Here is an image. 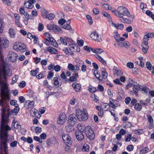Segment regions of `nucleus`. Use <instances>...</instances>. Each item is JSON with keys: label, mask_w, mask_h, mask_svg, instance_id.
Segmentation results:
<instances>
[{"label": "nucleus", "mask_w": 154, "mask_h": 154, "mask_svg": "<svg viewBox=\"0 0 154 154\" xmlns=\"http://www.w3.org/2000/svg\"><path fill=\"white\" fill-rule=\"evenodd\" d=\"M131 100V99L130 97H127L125 98V103L127 104H128L129 103Z\"/></svg>", "instance_id": "obj_63"}, {"label": "nucleus", "mask_w": 154, "mask_h": 154, "mask_svg": "<svg viewBox=\"0 0 154 154\" xmlns=\"http://www.w3.org/2000/svg\"><path fill=\"white\" fill-rule=\"evenodd\" d=\"M114 37L115 40L117 42L119 41L120 36L118 33H115V34L114 35Z\"/></svg>", "instance_id": "obj_51"}, {"label": "nucleus", "mask_w": 154, "mask_h": 154, "mask_svg": "<svg viewBox=\"0 0 154 154\" xmlns=\"http://www.w3.org/2000/svg\"><path fill=\"white\" fill-rule=\"evenodd\" d=\"M134 81L131 79H129L127 81L128 84L126 85L125 89H128L129 88L133 86V83Z\"/></svg>", "instance_id": "obj_26"}, {"label": "nucleus", "mask_w": 154, "mask_h": 154, "mask_svg": "<svg viewBox=\"0 0 154 154\" xmlns=\"http://www.w3.org/2000/svg\"><path fill=\"white\" fill-rule=\"evenodd\" d=\"M57 42L60 45L62 44L65 46L67 45L65 37L64 38L60 37V39L58 40Z\"/></svg>", "instance_id": "obj_27"}, {"label": "nucleus", "mask_w": 154, "mask_h": 154, "mask_svg": "<svg viewBox=\"0 0 154 154\" xmlns=\"http://www.w3.org/2000/svg\"><path fill=\"white\" fill-rule=\"evenodd\" d=\"M97 89L99 91H104V88L101 85H99L98 86Z\"/></svg>", "instance_id": "obj_60"}, {"label": "nucleus", "mask_w": 154, "mask_h": 154, "mask_svg": "<svg viewBox=\"0 0 154 154\" xmlns=\"http://www.w3.org/2000/svg\"><path fill=\"white\" fill-rule=\"evenodd\" d=\"M133 91L134 94L136 96H137L138 89L140 88L139 85L136 82H134L133 84Z\"/></svg>", "instance_id": "obj_18"}, {"label": "nucleus", "mask_w": 154, "mask_h": 154, "mask_svg": "<svg viewBox=\"0 0 154 154\" xmlns=\"http://www.w3.org/2000/svg\"><path fill=\"white\" fill-rule=\"evenodd\" d=\"M61 69L60 67L58 65H57L54 66V69L57 72L60 71Z\"/></svg>", "instance_id": "obj_57"}, {"label": "nucleus", "mask_w": 154, "mask_h": 154, "mask_svg": "<svg viewBox=\"0 0 154 154\" xmlns=\"http://www.w3.org/2000/svg\"><path fill=\"white\" fill-rule=\"evenodd\" d=\"M91 51L94 53L97 54V53H100L103 52V50L100 48H95V49H93L91 48Z\"/></svg>", "instance_id": "obj_31"}, {"label": "nucleus", "mask_w": 154, "mask_h": 154, "mask_svg": "<svg viewBox=\"0 0 154 154\" xmlns=\"http://www.w3.org/2000/svg\"><path fill=\"white\" fill-rule=\"evenodd\" d=\"M70 20H68L66 21V24L62 26V28L64 29L67 30H69L71 28V27L70 26Z\"/></svg>", "instance_id": "obj_28"}, {"label": "nucleus", "mask_w": 154, "mask_h": 154, "mask_svg": "<svg viewBox=\"0 0 154 154\" xmlns=\"http://www.w3.org/2000/svg\"><path fill=\"white\" fill-rule=\"evenodd\" d=\"M146 66L147 68L149 70H151L152 67V65L150 62H147L146 63Z\"/></svg>", "instance_id": "obj_47"}, {"label": "nucleus", "mask_w": 154, "mask_h": 154, "mask_svg": "<svg viewBox=\"0 0 154 154\" xmlns=\"http://www.w3.org/2000/svg\"><path fill=\"white\" fill-rule=\"evenodd\" d=\"M63 51L67 55L70 54L71 55H73L74 54L73 51H71L69 48L65 47L63 49Z\"/></svg>", "instance_id": "obj_25"}, {"label": "nucleus", "mask_w": 154, "mask_h": 154, "mask_svg": "<svg viewBox=\"0 0 154 154\" xmlns=\"http://www.w3.org/2000/svg\"><path fill=\"white\" fill-rule=\"evenodd\" d=\"M75 135L77 139L79 141H82L84 138L83 132L80 131H76L75 132Z\"/></svg>", "instance_id": "obj_15"}, {"label": "nucleus", "mask_w": 154, "mask_h": 154, "mask_svg": "<svg viewBox=\"0 0 154 154\" xmlns=\"http://www.w3.org/2000/svg\"><path fill=\"white\" fill-rule=\"evenodd\" d=\"M149 148L148 147H146L140 152V154H145L149 151Z\"/></svg>", "instance_id": "obj_36"}, {"label": "nucleus", "mask_w": 154, "mask_h": 154, "mask_svg": "<svg viewBox=\"0 0 154 154\" xmlns=\"http://www.w3.org/2000/svg\"><path fill=\"white\" fill-rule=\"evenodd\" d=\"M38 71V68H36L35 70H32L30 72V75L32 76H35L36 75Z\"/></svg>", "instance_id": "obj_37"}, {"label": "nucleus", "mask_w": 154, "mask_h": 154, "mask_svg": "<svg viewBox=\"0 0 154 154\" xmlns=\"http://www.w3.org/2000/svg\"><path fill=\"white\" fill-rule=\"evenodd\" d=\"M65 38L66 42H69L70 44L71 43H75L73 40L70 38L68 37H67L65 36Z\"/></svg>", "instance_id": "obj_45"}, {"label": "nucleus", "mask_w": 154, "mask_h": 154, "mask_svg": "<svg viewBox=\"0 0 154 154\" xmlns=\"http://www.w3.org/2000/svg\"><path fill=\"white\" fill-rule=\"evenodd\" d=\"M84 62L82 61H80L79 63H77L75 65V71H78L80 69V67H81L82 64H84Z\"/></svg>", "instance_id": "obj_30"}, {"label": "nucleus", "mask_w": 154, "mask_h": 154, "mask_svg": "<svg viewBox=\"0 0 154 154\" xmlns=\"http://www.w3.org/2000/svg\"><path fill=\"white\" fill-rule=\"evenodd\" d=\"M103 7L106 10H109L110 6L109 5L107 4H104L102 5Z\"/></svg>", "instance_id": "obj_55"}, {"label": "nucleus", "mask_w": 154, "mask_h": 154, "mask_svg": "<svg viewBox=\"0 0 154 154\" xmlns=\"http://www.w3.org/2000/svg\"><path fill=\"white\" fill-rule=\"evenodd\" d=\"M57 143L56 139L54 137L51 138L47 141V144L49 146H51V144H55Z\"/></svg>", "instance_id": "obj_20"}, {"label": "nucleus", "mask_w": 154, "mask_h": 154, "mask_svg": "<svg viewBox=\"0 0 154 154\" xmlns=\"http://www.w3.org/2000/svg\"><path fill=\"white\" fill-rule=\"evenodd\" d=\"M103 106L104 107L103 108L105 111L107 110L110 107L109 105V104H108L107 103H104L103 104Z\"/></svg>", "instance_id": "obj_42"}, {"label": "nucleus", "mask_w": 154, "mask_h": 154, "mask_svg": "<svg viewBox=\"0 0 154 154\" xmlns=\"http://www.w3.org/2000/svg\"><path fill=\"white\" fill-rule=\"evenodd\" d=\"M48 40L51 45L54 47H57L58 45L53 37H51Z\"/></svg>", "instance_id": "obj_23"}, {"label": "nucleus", "mask_w": 154, "mask_h": 154, "mask_svg": "<svg viewBox=\"0 0 154 154\" xmlns=\"http://www.w3.org/2000/svg\"><path fill=\"white\" fill-rule=\"evenodd\" d=\"M35 131L36 134H38L40 133L42 131V129L41 128L39 127H35Z\"/></svg>", "instance_id": "obj_46"}, {"label": "nucleus", "mask_w": 154, "mask_h": 154, "mask_svg": "<svg viewBox=\"0 0 154 154\" xmlns=\"http://www.w3.org/2000/svg\"><path fill=\"white\" fill-rule=\"evenodd\" d=\"M91 37L94 40L97 42H100L101 40V36L98 35L96 32H95L91 34Z\"/></svg>", "instance_id": "obj_12"}, {"label": "nucleus", "mask_w": 154, "mask_h": 154, "mask_svg": "<svg viewBox=\"0 0 154 154\" xmlns=\"http://www.w3.org/2000/svg\"><path fill=\"white\" fill-rule=\"evenodd\" d=\"M76 116V115L74 114H71L69 116L68 122L71 125H73L76 122L77 119Z\"/></svg>", "instance_id": "obj_11"}, {"label": "nucleus", "mask_w": 154, "mask_h": 154, "mask_svg": "<svg viewBox=\"0 0 154 154\" xmlns=\"http://www.w3.org/2000/svg\"><path fill=\"white\" fill-rule=\"evenodd\" d=\"M8 59L13 62H15L17 58L18 55L12 51H10L8 54Z\"/></svg>", "instance_id": "obj_10"}, {"label": "nucleus", "mask_w": 154, "mask_h": 154, "mask_svg": "<svg viewBox=\"0 0 154 154\" xmlns=\"http://www.w3.org/2000/svg\"><path fill=\"white\" fill-rule=\"evenodd\" d=\"M142 51L144 54H146L147 53V51L149 48V47H142Z\"/></svg>", "instance_id": "obj_54"}, {"label": "nucleus", "mask_w": 154, "mask_h": 154, "mask_svg": "<svg viewBox=\"0 0 154 154\" xmlns=\"http://www.w3.org/2000/svg\"><path fill=\"white\" fill-rule=\"evenodd\" d=\"M147 117L148 118V122L150 124L153 123V120L151 116L148 115Z\"/></svg>", "instance_id": "obj_44"}, {"label": "nucleus", "mask_w": 154, "mask_h": 154, "mask_svg": "<svg viewBox=\"0 0 154 154\" xmlns=\"http://www.w3.org/2000/svg\"><path fill=\"white\" fill-rule=\"evenodd\" d=\"M44 28V25L42 23H40L38 24V30L39 31H42Z\"/></svg>", "instance_id": "obj_49"}, {"label": "nucleus", "mask_w": 154, "mask_h": 154, "mask_svg": "<svg viewBox=\"0 0 154 154\" xmlns=\"http://www.w3.org/2000/svg\"><path fill=\"white\" fill-rule=\"evenodd\" d=\"M54 84L55 85L58 86L59 87L61 86V84L60 85L59 82L58 81V78L57 77H54L53 79Z\"/></svg>", "instance_id": "obj_34"}, {"label": "nucleus", "mask_w": 154, "mask_h": 154, "mask_svg": "<svg viewBox=\"0 0 154 154\" xmlns=\"http://www.w3.org/2000/svg\"><path fill=\"white\" fill-rule=\"evenodd\" d=\"M56 27V25L54 24H49L47 25V28L52 31H54L55 30Z\"/></svg>", "instance_id": "obj_29"}, {"label": "nucleus", "mask_w": 154, "mask_h": 154, "mask_svg": "<svg viewBox=\"0 0 154 154\" xmlns=\"http://www.w3.org/2000/svg\"><path fill=\"white\" fill-rule=\"evenodd\" d=\"M3 21L1 19H0V34L2 33L3 29H2ZM9 41L6 37L1 38L0 37V50L3 49H6L8 46ZM3 57L0 52V72H3L4 73L6 69L7 68L11 72V70L8 67V65L6 64L4 61Z\"/></svg>", "instance_id": "obj_3"}, {"label": "nucleus", "mask_w": 154, "mask_h": 154, "mask_svg": "<svg viewBox=\"0 0 154 154\" xmlns=\"http://www.w3.org/2000/svg\"><path fill=\"white\" fill-rule=\"evenodd\" d=\"M53 73L51 72H50L48 75L47 78L49 79H51L53 77Z\"/></svg>", "instance_id": "obj_58"}, {"label": "nucleus", "mask_w": 154, "mask_h": 154, "mask_svg": "<svg viewBox=\"0 0 154 154\" xmlns=\"http://www.w3.org/2000/svg\"><path fill=\"white\" fill-rule=\"evenodd\" d=\"M127 66L129 68L131 69L134 67V65L132 63L128 62L127 64Z\"/></svg>", "instance_id": "obj_56"}, {"label": "nucleus", "mask_w": 154, "mask_h": 154, "mask_svg": "<svg viewBox=\"0 0 154 154\" xmlns=\"http://www.w3.org/2000/svg\"><path fill=\"white\" fill-rule=\"evenodd\" d=\"M18 78V77L17 75H15L14 77L12 78V82L11 84H14L17 82Z\"/></svg>", "instance_id": "obj_48"}, {"label": "nucleus", "mask_w": 154, "mask_h": 154, "mask_svg": "<svg viewBox=\"0 0 154 154\" xmlns=\"http://www.w3.org/2000/svg\"><path fill=\"white\" fill-rule=\"evenodd\" d=\"M19 110V108L18 106H17L15 107L13 110L12 112L13 113H14L16 114L18 112Z\"/></svg>", "instance_id": "obj_53"}, {"label": "nucleus", "mask_w": 154, "mask_h": 154, "mask_svg": "<svg viewBox=\"0 0 154 154\" xmlns=\"http://www.w3.org/2000/svg\"><path fill=\"white\" fill-rule=\"evenodd\" d=\"M143 129H138L135 130L134 131V132L136 134H140L143 133Z\"/></svg>", "instance_id": "obj_43"}, {"label": "nucleus", "mask_w": 154, "mask_h": 154, "mask_svg": "<svg viewBox=\"0 0 154 154\" xmlns=\"http://www.w3.org/2000/svg\"><path fill=\"white\" fill-rule=\"evenodd\" d=\"M8 33L9 36L11 38H14L15 37L16 32L14 28H10L9 30Z\"/></svg>", "instance_id": "obj_19"}, {"label": "nucleus", "mask_w": 154, "mask_h": 154, "mask_svg": "<svg viewBox=\"0 0 154 154\" xmlns=\"http://www.w3.org/2000/svg\"><path fill=\"white\" fill-rule=\"evenodd\" d=\"M45 72H42L36 76L37 78L39 79H40L45 76Z\"/></svg>", "instance_id": "obj_40"}, {"label": "nucleus", "mask_w": 154, "mask_h": 154, "mask_svg": "<svg viewBox=\"0 0 154 154\" xmlns=\"http://www.w3.org/2000/svg\"><path fill=\"white\" fill-rule=\"evenodd\" d=\"M68 68L70 70L72 71L75 70V66L71 63H69L68 64Z\"/></svg>", "instance_id": "obj_41"}, {"label": "nucleus", "mask_w": 154, "mask_h": 154, "mask_svg": "<svg viewBox=\"0 0 154 154\" xmlns=\"http://www.w3.org/2000/svg\"><path fill=\"white\" fill-rule=\"evenodd\" d=\"M131 134H129L127 137H126L125 141L126 142L129 141L131 139Z\"/></svg>", "instance_id": "obj_59"}, {"label": "nucleus", "mask_w": 154, "mask_h": 154, "mask_svg": "<svg viewBox=\"0 0 154 154\" xmlns=\"http://www.w3.org/2000/svg\"><path fill=\"white\" fill-rule=\"evenodd\" d=\"M5 70L6 72L5 73L0 72V85L1 95L2 96V98L0 99V106L2 107V116L3 115H4L8 118L5 114V112L8 109V101L10 99L9 94V90L7 85V78L8 76H11L12 73L7 68Z\"/></svg>", "instance_id": "obj_1"}, {"label": "nucleus", "mask_w": 154, "mask_h": 154, "mask_svg": "<svg viewBox=\"0 0 154 154\" xmlns=\"http://www.w3.org/2000/svg\"><path fill=\"white\" fill-rule=\"evenodd\" d=\"M78 76V73L77 72H74L72 74V75L69 78V80L71 82H76L77 81V78Z\"/></svg>", "instance_id": "obj_21"}, {"label": "nucleus", "mask_w": 154, "mask_h": 154, "mask_svg": "<svg viewBox=\"0 0 154 154\" xmlns=\"http://www.w3.org/2000/svg\"><path fill=\"white\" fill-rule=\"evenodd\" d=\"M13 48L17 51H20L22 52L27 50L26 45L23 43L19 42H15L14 44Z\"/></svg>", "instance_id": "obj_6"}, {"label": "nucleus", "mask_w": 154, "mask_h": 154, "mask_svg": "<svg viewBox=\"0 0 154 154\" xmlns=\"http://www.w3.org/2000/svg\"><path fill=\"white\" fill-rule=\"evenodd\" d=\"M12 125L15 128H21V126L19 124L18 122H15V120L13 121Z\"/></svg>", "instance_id": "obj_38"}, {"label": "nucleus", "mask_w": 154, "mask_h": 154, "mask_svg": "<svg viewBox=\"0 0 154 154\" xmlns=\"http://www.w3.org/2000/svg\"><path fill=\"white\" fill-rule=\"evenodd\" d=\"M76 116L79 121H85L88 118V114L86 110L84 109L81 110L77 109L76 110Z\"/></svg>", "instance_id": "obj_5"}, {"label": "nucleus", "mask_w": 154, "mask_h": 154, "mask_svg": "<svg viewBox=\"0 0 154 154\" xmlns=\"http://www.w3.org/2000/svg\"><path fill=\"white\" fill-rule=\"evenodd\" d=\"M47 12V11H46L44 12V13L42 14V16L44 18H48L50 20H52L54 18L55 15L54 14H48Z\"/></svg>", "instance_id": "obj_16"}, {"label": "nucleus", "mask_w": 154, "mask_h": 154, "mask_svg": "<svg viewBox=\"0 0 154 154\" xmlns=\"http://www.w3.org/2000/svg\"><path fill=\"white\" fill-rule=\"evenodd\" d=\"M102 69L103 70H102L101 72L102 77L103 79H106L107 77L108 74L105 69L103 68Z\"/></svg>", "instance_id": "obj_39"}, {"label": "nucleus", "mask_w": 154, "mask_h": 154, "mask_svg": "<svg viewBox=\"0 0 154 154\" xmlns=\"http://www.w3.org/2000/svg\"><path fill=\"white\" fill-rule=\"evenodd\" d=\"M30 116L33 117H36L38 118L40 117L38 110L34 108H32L30 111Z\"/></svg>", "instance_id": "obj_14"}, {"label": "nucleus", "mask_w": 154, "mask_h": 154, "mask_svg": "<svg viewBox=\"0 0 154 154\" xmlns=\"http://www.w3.org/2000/svg\"><path fill=\"white\" fill-rule=\"evenodd\" d=\"M134 108L135 110L140 111L142 109V106L140 103H136L134 106Z\"/></svg>", "instance_id": "obj_35"}, {"label": "nucleus", "mask_w": 154, "mask_h": 154, "mask_svg": "<svg viewBox=\"0 0 154 154\" xmlns=\"http://www.w3.org/2000/svg\"><path fill=\"white\" fill-rule=\"evenodd\" d=\"M67 119L66 115L64 112L60 114L57 118V123L58 124L62 125L65 122Z\"/></svg>", "instance_id": "obj_8"}, {"label": "nucleus", "mask_w": 154, "mask_h": 154, "mask_svg": "<svg viewBox=\"0 0 154 154\" xmlns=\"http://www.w3.org/2000/svg\"><path fill=\"white\" fill-rule=\"evenodd\" d=\"M62 139L66 145H71L72 143L71 137L68 134H64L62 136Z\"/></svg>", "instance_id": "obj_9"}, {"label": "nucleus", "mask_w": 154, "mask_h": 154, "mask_svg": "<svg viewBox=\"0 0 154 154\" xmlns=\"http://www.w3.org/2000/svg\"><path fill=\"white\" fill-rule=\"evenodd\" d=\"M17 141L14 140L10 143V146L11 147H15L17 146Z\"/></svg>", "instance_id": "obj_50"}, {"label": "nucleus", "mask_w": 154, "mask_h": 154, "mask_svg": "<svg viewBox=\"0 0 154 154\" xmlns=\"http://www.w3.org/2000/svg\"><path fill=\"white\" fill-rule=\"evenodd\" d=\"M110 23L113 26L115 27L117 29L122 30L124 27V25L122 24H116L112 21L110 22Z\"/></svg>", "instance_id": "obj_17"}, {"label": "nucleus", "mask_w": 154, "mask_h": 154, "mask_svg": "<svg viewBox=\"0 0 154 154\" xmlns=\"http://www.w3.org/2000/svg\"><path fill=\"white\" fill-rule=\"evenodd\" d=\"M72 86L76 91L79 92L80 91L81 85L80 84L77 83H74L72 85Z\"/></svg>", "instance_id": "obj_22"}, {"label": "nucleus", "mask_w": 154, "mask_h": 154, "mask_svg": "<svg viewBox=\"0 0 154 154\" xmlns=\"http://www.w3.org/2000/svg\"><path fill=\"white\" fill-rule=\"evenodd\" d=\"M8 122V118L5 115H2L1 123L0 133V154H8L7 143L13 140L14 138L12 135L8 134V131L11 128L7 124Z\"/></svg>", "instance_id": "obj_2"}, {"label": "nucleus", "mask_w": 154, "mask_h": 154, "mask_svg": "<svg viewBox=\"0 0 154 154\" xmlns=\"http://www.w3.org/2000/svg\"><path fill=\"white\" fill-rule=\"evenodd\" d=\"M89 146L87 143H85L83 146L82 150L83 152H88L89 150Z\"/></svg>", "instance_id": "obj_32"}, {"label": "nucleus", "mask_w": 154, "mask_h": 154, "mask_svg": "<svg viewBox=\"0 0 154 154\" xmlns=\"http://www.w3.org/2000/svg\"><path fill=\"white\" fill-rule=\"evenodd\" d=\"M77 43L80 46H82L83 45L84 41L82 40H80L77 41Z\"/></svg>", "instance_id": "obj_64"}, {"label": "nucleus", "mask_w": 154, "mask_h": 154, "mask_svg": "<svg viewBox=\"0 0 154 154\" xmlns=\"http://www.w3.org/2000/svg\"><path fill=\"white\" fill-rule=\"evenodd\" d=\"M48 52L51 54H58V51L55 48L52 47H48L47 48Z\"/></svg>", "instance_id": "obj_24"}, {"label": "nucleus", "mask_w": 154, "mask_h": 154, "mask_svg": "<svg viewBox=\"0 0 154 154\" xmlns=\"http://www.w3.org/2000/svg\"><path fill=\"white\" fill-rule=\"evenodd\" d=\"M44 35L45 38L46 40H48L51 37L49 34L48 33H45L44 34Z\"/></svg>", "instance_id": "obj_61"}, {"label": "nucleus", "mask_w": 154, "mask_h": 154, "mask_svg": "<svg viewBox=\"0 0 154 154\" xmlns=\"http://www.w3.org/2000/svg\"><path fill=\"white\" fill-rule=\"evenodd\" d=\"M34 103L35 102L34 101L27 100L24 103V107L26 109H28L33 107Z\"/></svg>", "instance_id": "obj_13"}, {"label": "nucleus", "mask_w": 154, "mask_h": 154, "mask_svg": "<svg viewBox=\"0 0 154 154\" xmlns=\"http://www.w3.org/2000/svg\"><path fill=\"white\" fill-rule=\"evenodd\" d=\"M86 129V134L88 138L91 140H94L95 134L93 130L90 126H87Z\"/></svg>", "instance_id": "obj_7"}, {"label": "nucleus", "mask_w": 154, "mask_h": 154, "mask_svg": "<svg viewBox=\"0 0 154 154\" xmlns=\"http://www.w3.org/2000/svg\"><path fill=\"white\" fill-rule=\"evenodd\" d=\"M116 16L119 17V20L121 22L126 23H130L131 21L130 20L124 17V16H125L128 17H131V20H133L134 17L133 15H131L128 9L124 7L120 6L119 7L117 10H114L112 11Z\"/></svg>", "instance_id": "obj_4"}, {"label": "nucleus", "mask_w": 154, "mask_h": 154, "mask_svg": "<svg viewBox=\"0 0 154 154\" xmlns=\"http://www.w3.org/2000/svg\"><path fill=\"white\" fill-rule=\"evenodd\" d=\"M123 42L124 45V47H125V48H128L130 46V44L127 41H125Z\"/></svg>", "instance_id": "obj_52"}, {"label": "nucleus", "mask_w": 154, "mask_h": 154, "mask_svg": "<svg viewBox=\"0 0 154 154\" xmlns=\"http://www.w3.org/2000/svg\"><path fill=\"white\" fill-rule=\"evenodd\" d=\"M25 82L24 81H22L20 82L19 85L20 88H24L26 85Z\"/></svg>", "instance_id": "obj_62"}, {"label": "nucleus", "mask_w": 154, "mask_h": 154, "mask_svg": "<svg viewBox=\"0 0 154 154\" xmlns=\"http://www.w3.org/2000/svg\"><path fill=\"white\" fill-rule=\"evenodd\" d=\"M77 128L79 130L77 131H80L82 132H83L85 129L84 126L80 124H78L77 126Z\"/></svg>", "instance_id": "obj_33"}]
</instances>
